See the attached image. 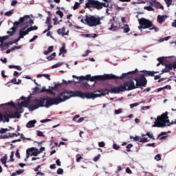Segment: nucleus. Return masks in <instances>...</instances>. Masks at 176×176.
Here are the masks:
<instances>
[{
  "mask_svg": "<svg viewBox=\"0 0 176 176\" xmlns=\"http://www.w3.org/2000/svg\"><path fill=\"white\" fill-rule=\"evenodd\" d=\"M138 105H140V103H138V102L133 103V104H130V108H131V109H133V108H134L135 107H138Z\"/></svg>",
  "mask_w": 176,
  "mask_h": 176,
  "instance_id": "obj_56",
  "label": "nucleus"
},
{
  "mask_svg": "<svg viewBox=\"0 0 176 176\" xmlns=\"http://www.w3.org/2000/svg\"><path fill=\"white\" fill-rule=\"evenodd\" d=\"M140 26H138L139 30H146V28H149L152 27V21L148 20L145 18L138 19Z\"/></svg>",
  "mask_w": 176,
  "mask_h": 176,
  "instance_id": "obj_10",
  "label": "nucleus"
},
{
  "mask_svg": "<svg viewBox=\"0 0 176 176\" xmlns=\"http://www.w3.org/2000/svg\"><path fill=\"white\" fill-rule=\"evenodd\" d=\"M82 159H83V157L80 155H79V154H77L76 156V161L77 162V163H79L80 162V160H82Z\"/></svg>",
  "mask_w": 176,
  "mask_h": 176,
  "instance_id": "obj_38",
  "label": "nucleus"
},
{
  "mask_svg": "<svg viewBox=\"0 0 176 176\" xmlns=\"http://www.w3.org/2000/svg\"><path fill=\"white\" fill-rule=\"evenodd\" d=\"M166 19H167L166 15L159 14L157 17V21L159 24H163L166 21Z\"/></svg>",
  "mask_w": 176,
  "mask_h": 176,
  "instance_id": "obj_17",
  "label": "nucleus"
},
{
  "mask_svg": "<svg viewBox=\"0 0 176 176\" xmlns=\"http://www.w3.org/2000/svg\"><path fill=\"white\" fill-rule=\"evenodd\" d=\"M101 20H104V16L98 15H85V21L89 27H97L101 25Z\"/></svg>",
  "mask_w": 176,
  "mask_h": 176,
  "instance_id": "obj_8",
  "label": "nucleus"
},
{
  "mask_svg": "<svg viewBox=\"0 0 176 176\" xmlns=\"http://www.w3.org/2000/svg\"><path fill=\"white\" fill-rule=\"evenodd\" d=\"M154 6L157 9H162V10H163L164 9V7L163 6V5H162V3H160L159 1H155L154 3Z\"/></svg>",
  "mask_w": 176,
  "mask_h": 176,
  "instance_id": "obj_21",
  "label": "nucleus"
},
{
  "mask_svg": "<svg viewBox=\"0 0 176 176\" xmlns=\"http://www.w3.org/2000/svg\"><path fill=\"white\" fill-rule=\"evenodd\" d=\"M45 93H50V94H52V96H56V92L52 91L50 87L49 89H46Z\"/></svg>",
  "mask_w": 176,
  "mask_h": 176,
  "instance_id": "obj_39",
  "label": "nucleus"
},
{
  "mask_svg": "<svg viewBox=\"0 0 176 176\" xmlns=\"http://www.w3.org/2000/svg\"><path fill=\"white\" fill-rule=\"evenodd\" d=\"M23 173H24L23 169H19V170H16L17 175H20V174H23Z\"/></svg>",
  "mask_w": 176,
  "mask_h": 176,
  "instance_id": "obj_61",
  "label": "nucleus"
},
{
  "mask_svg": "<svg viewBox=\"0 0 176 176\" xmlns=\"http://www.w3.org/2000/svg\"><path fill=\"white\" fill-rule=\"evenodd\" d=\"M171 66L170 64L166 65L165 68L162 70V74H164L166 72H170L171 71Z\"/></svg>",
  "mask_w": 176,
  "mask_h": 176,
  "instance_id": "obj_20",
  "label": "nucleus"
},
{
  "mask_svg": "<svg viewBox=\"0 0 176 176\" xmlns=\"http://www.w3.org/2000/svg\"><path fill=\"white\" fill-rule=\"evenodd\" d=\"M6 39H8V36L0 37V46H2V45H3V41H6Z\"/></svg>",
  "mask_w": 176,
  "mask_h": 176,
  "instance_id": "obj_32",
  "label": "nucleus"
},
{
  "mask_svg": "<svg viewBox=\"0 0 176 176\" xmlns=\"http://www.w3.org/2000/svg\"><path fill=\"white\" fill-rule=\"evenodd\" d=\"M14 156V152L12 151L10 156V162H14V158H13Z\"/></svg>",
  "mask_w": 176,
  "mask_h": 176,
  "instance_id": "obj_44",
  "label": "nucleus"
},
{
  "mask_svg": "<svg viewBox=\"0 0 176 176\" xmlns=\"http://www.w3.org/2000/svg\"><path fill=\"white\" fill-rule=\"evenodd\" d=\"M138 72V69L133 71L128 72L127 73H123L120 76H118L115 74H104L102 76H92L90 74H87L85 76H80V80L85 79L86 80H91V82H96V80H105V79H124V78H127V75H134Z\"/></svg>",
  "mask_w": 176,
  "mask_h": 176,
  "instance_id": "obj_3",
  "label": "nucleus"
},
{
  "mask_svg": "<svg viewBox=\"0 0 176 176\" xmlns=\"http://www.w3.org/2000/svg\"><path fill=\"white\" fill-rule=\"evenodd\" d=\"M42 76H44V78H45L48 80H50V75L47 74H38L36 76V78H42Z\"/></svg>",
  "mask_w": 176,
  "mask_h": 176,
  "instance_id": "obj_23",
  "label": "nucleus"
},
{
  "mask_svg": "<svg viewBox=\"0 0 176 176\" xmlns=\"http://www.w3.org/2000/svg\"><path fill=\"white\" fill-rule=\"evenodd\" d=\"M34 20L31 19L30 15H25L23 17H20L19 21H15V25H32Z\"/></svg>",
  "mask_w": 176,
  "mask_h": 176,
  "instance_id": "obj_9",
  "label": "nucleus"
},
{
  "mask_svg": "<svg viewBox=\"0 0 176 176\" xmlns=\"http://www.w3.org/2000/svg\"><path fill=\"white\" fill-rule=\"evenodd\" d=\"M64 173V170L61 168H59L57 171H56V173L58 175H61V174H63Z\"/></svg>",
  "mask_w": 176,
  "mask_h": 176,
  "instance_id": "obj_46",
  "label": "nucleus"
},
{
  "mask_svg": "<svg viewBox=\"0 0 176 176\" xmlns=\"http://www.w3.org/2000/svg\"><path fill=\"white\" fill-rule=\"evenodd\" d=\"M146 146H152V148H155V143H148L146 144Z\"/></svg>",
  "mask_w": 176,
  "mask_h": 176,
  "instance_id": "obj_63",
  "label": "nucleus"
},
{
  "mask_svg": "<svg viewBox=\"0 0 176 176\" xmlns=\"http://www.w3.org/2000/svg\"><path fill=\"white\" fill-rule=\"evenodd\" d=\"M45 24H50V17L47 16L46 19Z\"/></svg>",
  "mask_w": 176,
  "mask_h": 176,
  "instance_id": "obj_64",
  "label": "nucleus"
},
{
  "mask_svg": "<svg viewBox=\"0 0 176 176\" xmlns=\"http://www.w3.org/2000/svg\"><path fill=\"white\" fill-rule=\"evenodd\" d=\"M135 89H137L135 78H132L124 82L122 85L118 86V88L114 89V92L120 93L123 91H130V90H134Z\"/></svg>",
  "mask_w": 176,
  "mask_h": 176,
  "instance_id": "obj_7",
  "label": "nucleus"
},
{
  "mask_svg": "<svg viewBox=\"0 0 176 176\" xmlns=\"http://www.w3.org/2000/svg\"><path fill=\"white\" fill-rule=\"evenodd\" d=\"M122 112H123V109H119L118 110H115V111H114L115 115H120V113H122Z\"/></svg>",
  "mask_w": 176,
  "mask_h": 176,
  "instance_id": "obj_43",
  "label": "nucleus"
},
{
  "mask_svg": "<svg viewBox=\"0 0 176 176\" xmlns=\"http://www.w3.org/2000/svg\"><path fill=\"white\" fill-rule=\"evenodd\" d=\"M165 3H166L167 7L168 8L171 3H173V0H164Z\"/></svg>",
  "mask_w": 176,
  "mask_h": 176,
  "instance_id": "obj_48",
  "label": "nucleus"
},
{
  "mask_svg": "<svg viewBox=\"0 0 176 176\" xmlns=\"http://www.w3.org/2000/svg\"><path fill=\"white\" fill-rule=\"evenodd\" d=\"M11 83H13L14 85H19V82H17V79L16 78H14L11 80Z\"/></svg>",
  "mask_w": 176,
  "mask_h": 176,
  "instance_id": "obj_55",
  "label": "nucleus"
},
{
  "mask_svg": "<svg viewBox=\"0 0 176 176\" xmlns=\"http://www.w3.org/2000/svg\"><path fill=\"white\" fill-rule=\"evenodd\" d=\"M12 14H13V10L5 12V16H7L8 17L12 16Z\"/></svg>",
  "mask_w": 176,
  "mask_h": 176,
  "instance_id": "obj_42",
  "label": "nucleus"
},
{
  "mask_svg": "<svg viewBox=\"0 0 176 176\" xmlns=\"http://www.w3.org/2000/svg\"><path fill=\"white\" fill-rule=\"evenodd\" d=\"M36 39H38V36H37V35L34 36L33 38H31V39L29 41V42H30V43H32V42H34Z\"/></svg>",
  "mask_w": 176,
  "mask_h": 176,
  "instance_id": "obj_53",
  "label": "nucleus"
},
{
  "mask_svg": "<svg viewBox=\"0 0 176 176\" xmlns=\"http://www.w3.org/2000/svg\"><path fill=\"white\" fill-rule=\"evenodd\" d=\"M149 140H148V138H146V135H142V137H140V142H148Z\"/></svg>",
  "mask_w": 176,
  "mask_h": 176,
  "instance_id": "obj_24",
  "label": "nucleus"
},
{
  "mask_svg": "<svg viewBox=\"0 0 176 176\" xmlns=\"http://www.w3.org/2000/svg\"><path fill=\"white\" fill-rule=\"evenodd\" d=\"M2 107H13V108H16L13 102L0 104V108H2ZM21 116L20 113L17 112V111H5L4 113L0 111V123H1V122H3V123H9L10 119H20Z\"/></svg>",
  "mask_w": 176,
  "mask_h": 176,
  "instance_id": "obj_4",
  "label": "nucleus"
},
{
  "mask_svg": "<svg viewBox=\"0 0 176 176\" xmlns=\"http://www.w3.org/2000/svg\"><path fill=\"white\" fill-rule=\"evenodd\" d=\"M62 65H63V63L60 62V63H56V64L52 65V66L51 67V68H52V69H54V68H58V67H61Z\"/></svg>",
  "mask_w": 176,
  "mask_h": 176,
  "instance_id": "obj_31",
  "label": "nucleus"
},
{
  "mask_svg": "<svg viewBox=\"0 0 176 176\" xmlns=\"http://www.w3.org/2000/svg\"><path fill=\"white\" fill-rule=\"evenodd\" d=\"M146 135H147L148 138H151V140H155V136H153V133H152V132H147Z\"/></svg>",
  "mask_w": 176,
  "mask_h": 176,
  "instance_id": "obj_36",
  "label": "nucleus"
},
{
  "mask_svg": "<svg viewBox=\"0 0 176 176\" xmlns=\"http://www.w3.org/2000/svg\"><path fill=\"white\" fill-rule=\"evenodd\" d=\"M130 138H131V140H134V141H139V142H140V141H141V137H140V136H135V137H133V136H130Z\"/></svg>",
  "mask_w": 176,
  "mask_h": 176,
  "instance_id": "obj_35",
  "label": "nucleus"
},
{
  "mask_svg": "<svg viewBox=\"0 0 176 176\" xmlns=\"http://www.w3.org/2000/svg\"><path fill=\"white\" fill-rule=\"evenodd\" d=\"M38 137H45V135H43V132L41 131H37L36 133Z\"/></svg>",
  "mask_w": 176,
  "mask_h": 176,
  "instance_id": "obj_49",
  "label": "nucleus"
},
{
  "mask_svg": "<svg viewBox=\"0 0 176 176\" xmlns=\"http://www.w3.org/2000/svg\"><path fill=\"white\" fill-rule=\"evenodd\" d=\"M1 138L3 140H6V139L9 138L8 133L7 135H1Z\"/></svg>",
  "mask_w": 176,
  "mask_h": 176,
  "instance_id": "obj_58",
  "label": "nucleus"
},
{
  "mask_svg": "<svg viewBox=\"0 0 176 176\" xmlns=\"http://www.w3.org/2000/svg\"><path fill=\"white\" fill-rule=\"evenodd\" d=\"M98 146H99L100 148H104V146H105V142H100L98 143Z\"/></svg>",
  "mask_w": 176,
  "mask_h": 176,
  "instance_id": "obj_57",
  "label": "nucleus"
},
{
  "mask_svg": "<svg viewBox=\"0 0 176 176\" xmlns=\"http://www.w3.org/2000/svg\"><path fill=\"white\" fill-rule=\"evenodd\" d=\"M109 31H118L119 27L115 25V16H113V19L110 20V22L107 25Z\"/></svg>",
  "mask_w": 176,
  "mask_h": 176,
  "instance_id": "obj_13",
  "label": "nucleus"
},
{
  "mask_svg": "<svg viewBox=\"0 0 176 176\" xmlns=\"http://www.w3.org/2000/svg\"><path fill=\"white\" fill-rule=\"evenodd\" d=\"M41 153V151L38 148H34L33 152L32 153V156H37Z\"/></svg>",
  "mask_w": 176,
  "mask_h": 176,
  "instance_id": "obj_30",
  "label": "nucleus"
},
{
  "mask_svg": "<svg viewBox=\"0 0 176 176\" xmlns=\"http://www.w3.org/2000/svg\"><path fill=\"white\" fill-rule=\"evenodd\" d=\"M50 98H39L38 99H34L31 102V98H25L24 96L21 97V102L18 103L17 104H14V108H20L21 107H24L25 108H28L30 112H32L35 111V109H38V108H49L50 106L47 105V101H49ZM30 104V105H28Z\"/></svg>",
  "mask_w": 176,
  "mask_h": 176,
  "instance_id": "obj_2",
  "label": "nucleus"
},
{
  "mask_svg": "<svg viewBox=\"0 0 176 176\" xmlns=\"http://www.w3.org/2000/svg\"><path fill=\"white\" fill-rule=\"evenodd\" d=\"M56 56V52H53L50 56L47 57V60H48V61H52V60H54Z\"/></svg>",
  "mask_w": 176,
  "mask_h": 176,
  "instance_id": "obj_28",
  "label": "nucleus"
},
{
  "mask_svg": "<svg viewBox=\"0 0 176 176\" xmlns=\"http://www.w3.org/2000/svg\"><path fill=\"white\" fill-rule=\"evenodd\" d=\"M15 24L16 22L13 23V27L7 32V34H8L10 36H12V35H14V34L16 33V30L19 28V25H15Z\"/></svg>",
  "mask_w": 176,
  "mask_h": 176,
  "instance_id": "obj_15",
  "label": "nucleus"
},
{
  "mask_svg": "<svg viewBox=\"0 0 176 176\" xmlns=\"http://www.w3.org/2000/svg\"><path fill=\"white\" fill-rule=\"evenodd\" d=\"M150 30H154L155 32H159V29L156 26L151 27Z\"/></svg>",
  "mask_w": 176,
  "mask_h": 176,
  "instance_id": "obj_59",
  "label": "nucleus"
},
{
  "mask_svg": "<svg viewBox=\"0 0 176 176\" xmlns=\"http://www.w3.org/2000/svg\"><path fill=\"white\" fill-rule=\"evenodd\" d=\"M67 53V50H65V46L63 45L60 50H59V56H61V54H65Z\"/></svg>",
  "mask_w": 176,
  "mask_h": 176,
  "instance_id": "obj_22",
  "label": "nucleus"
},
{
  "mask_svg": "<svg viewBox=\"0 0 176 176\" xmlns=\"http://www.w3.org/2000/svg\"><path fill=\"white\" fill-rule=\"evenodd\" d=\"M167 137V132H162L158 135V138H160V141H162V140H166Z\"/></svg>",
  "mask_w": 176,
  "mask_h": 176,
  "instance_id": "obj_19",
  "label": "nucleus"
},
{
  "mask_svg": "<svg viewBox=\"0 0 176 176\" xmlns=\"http://www.w3.org/2000/svg\"><path fill=\"white\" fill-rule=\"evenodd\" d=\"M35 123H36V120H30L27 123L26 127L28 129H32V127H35Z\"/></svg>",
  "mask_w": 176,
  "mask_h": 176,
  "instance_id": "obj_18",
  "label": "nucleus"
},
{
  "mask_svg": "<svg viewBox=\"0 0 176 176\" xmlns=\"http://www.w3.org/2000/svg\"><path fill=\"white\" fill-rule=\"evenodd\" d=\"M100 157H101V155L98 154L97 156L94 157V162H98V160H100Z\"/></svg>",
  "mask_w": 176,
  "mask_h": 176,
  "instance_id": "obj_50",
  "label": "nucleus"
},
{
  "mask_svg": "<svg viewBox=\"0 0 176 176\" xmlns=\"http://www.w3.org/2000/svg\"><path fill=\"white\" fill-rule=\"evenodd\" d=\"M126 151H127V152H130V149H131V148H133V145L131 144H129L126 146Z\"/></svg>",
  "mask_w": 176,
  "mask_h": 176,
  "instance_id": "obj_54",
  "label": "nucleus"
},
{
  "mask_svg": "<svg viewBox=\"0 0 176 176\" xmlns=\"http://www.w3.org/2000/svg\"><path fill=\"white\" fill-rule=\"evenodd\" d=\"M53 21H54V25H57L58 24H60V22L58 21V18L57 16H55L53 19Z\"/></svg>",
  "mask_w": 176,
  "mask_h": 176,
  "instance_id": "obj_37",
  "label": "nucleus"
},
{
  "mask_svg": "<svg viewBox=\"0 0 176 176\" xmlns=\"http://www.w3.org/2000/svg\"><path fill=\"white\" fill-rule=\"evenodd\" d=\"M146 75L148 76H155V74H159V72H151V71H146Z\"/></svg>",
  "mask_w": 176,
  "mask_h": 176,
  "instance_id": "obj_29",
  "label": "nucleus"
},
{
  "mask_svg": "<svg viewBox=\"0 0 176 176\" xmlns=\"http://www.w3.org/2000/svg\"><path fill=\"white\" fill-rule=\"evenodd\" d=\"M26 34H25L23 29L20 28L19 29V37L18 38L15 39L14 41V43H17L20 41V39H23L24 36H25Z\"/></svg>",
  "mask_w": 176,
  "mask_h": 176,
  "instance_id": "obj_16",
  "label": "nucleus"
},
{
  "mask_svg": "<svg viewBox=\"0 0 176 176\" xmlns=\"http://www.w3.org/2000/svg\"><path fill=\"white\" fill-rule=\"evenodd\" d=\"M6 160H8V157L4 155L1 158L0 162L2 163V164H5V163H6Z\"/></svg>",
  "mask_w": 176,
  "mask_h": 176,
  "instance_id": "obj_33",
  "label": "nucleus"
},
{
  "mask_svg": "<svg viewBox=\"0 0 176 176\" xmlns=\"http://www.w3.org/2000/svg\"><path fill=\"white\" fill-rule=\"evenodd\" d=\"M122 28L124 34H127V32H130V28L129 27V25H124V26L122 27Z\"/></svg>",
  "mask_w": 176,
  "mask_h": 176,
  "instance_id": "obj_27",
  "label": "nucleus"
},
{
  "mask_svg": "<svg viewBox=\"0 0 176 176\" xmlns=\"http://www.w3.org/2000/svg\"><path fill=\"white\" fill-rule=\"evenodd\" d=\"M56 14H58V16H60V19H63V17L64 16V13L62 11H60V10L56 11Z\"/></svg>",
  "mask_w": 176,
  "mask_h": 176,
  "instance_id": "obj_40",
  "label": "nucleus"
},
{
  "mask_svg": "<svg viewBox=\"0 0 176 176\" xmlns=\"http://www.w3.org/2000/svg\"><path fill=\"white\" fill-rule=\"evenodd\" d=\"M103 1L107 3L100 2L98 0H87L85 9H91L92 8L97 10H101L102 8H109V9H112V6H109L111 0H103Z\"/></svg>",
  "mask_w": 176,
  "mask_h": 176,
  "instance_id": "obj_6",
  "label": "nucleus"
},
{
  "mask_svg": "<svg viewBox=\"0 0 176 176\" xmlns=\"http://www.w3.org/2000/svg\"><path fill=\"white\" fill-rule=\"evenodd\" d=\"M79 6H80V3L76 2L74 3V6H73L74 10H76V9H78V8H79Z\"/></svg>",
  "mask_w": 176,
  "mask_h": 176,
  "instance_id": "obj_41",
  "label": "nucleus"
},
{
  "mask_svg": "<svg viewBox=\"0 0 176 176\" xmlns=\"http://www.w3.org/2000/svg\"><path fill=\"white\" fill-rule=\"evenodd\" d=\"M72 97H80V98H87V100H94L100 97V94H94L93 92L85 91V93L80 91H67L65 90L57 95L54 98H50L47 102L46 107H52V105H58L61 102L72 98Z\"/></svg>",
  "mask_w": 176,
  "mask_h": 176,
  "instance_id": "obj_1",
  "label": "nucleus"
},
{
  "mask_svg": "<svg viewBox=\"0 0 176 176\" xmlns=\"http://www.w3.org/2000/svg\"><path fill=\"white\" fill-rule=\"evenodd\" d=\"M164 58H166L164 56L159 57L158 58H157V61L159 62L157 64V67H159V65H160V64H162L163 65V64H164L163 61H164Z\"/></svg>",
  "mask_w": 176,
  "mask_h": 176,
  "instance_id": "obj_26",
  "label": "nucleus"
},
{
  "mask_svg": "<svg viewBox=\"0 0 176 176\" xmlns=\"http://www.w3.org/2000/svg\"><path fill=\"white\" fill-rule=\"evenodd\" d=\"M57 33L58 35H61L62 36H64V34L65 33V28H62L61 29H58L57 30Z\"/></svg>",
  "mask_w": 176,
  "mask_h": 176,
  "instance_id": "obj_25",
  "label": "nucleus"
},
{
  "mask_svg": "<svg viewBox=\"0 0 176 176\" xmlns=\"http://www.w3.org/2000/svg\"><path fill=\"white\" fill-rule=\"evenodd\" d=\"M34 90L35 93H42V89L39 87H35Z\"/></svg>",
  "mask_w": 176,
  "mask_h": 176,
  "instance_id": "obj_52",
  "label": "nucleus"
},
{
  "mask_svg": "<svg viewBox=\"0 0 176 176\" xmlns=\"http://www.w3.org/2000/svg\"><path fill=\"white\" fill-rule=\"evenodd\" d=\"M47 122H52V120L50 119H45V120H41V123H47Z\"/></svg>",
  "mask_w": 176,
  "mask_h": 176,
  "instance_id": "obj_60",
  "label": "nucleus"
},
{
  "mask_svg": "<svg viewBox=\"0 0 176 176\" xmlns=\"http://www.w3.org/2000/svg\"><path fill=\"white\" fill-rule=\"evenodd\" d=\"M81 36H83L84 38H92V34H81Z\"/></svg>",
  "mask_w": 176,
  "mask_h": 176,
  "instance_id": "obj_47",
  "label": "nucleus"
},
{
  "mask_svg": "<svg viewBox=\"0 0 176 176\" xmlns=\"http://www.w3.org/2000/svg\"><path fill=\"white\" fill-rule=\"evenodd\" d=\"M137 89H141L142 87H146L148 80L144 74H141L139 78H135Z\"/></svg>",
  "mask_w": 176,
  "mask_h": 176,
  "instance_id": "obj_11",
  "label": "nucleus"
},
{
  "mask_svg": "<svg viewBox=\"0 0 176 176\" xmlns=\"http://www.w3.org/2000/svg\"><path fill=\"white\" fill-rule=\"evenodd\" d=\"M169 65L170 66V69H175L176 68V62L173 63H169Z\"/></svg>",
  "mask_w": 176,
  "mask_h": 176,
  "instance_id": "obj_51",
  "label": "nucleus"
},
{
  "mask_svg": "<svg viewBox=\"0 0 176 176\" xmlns=\"http://www.w3.org/2000/svg\"><path fill=\"white\" fill-rule=\"evenodd\" d=\"M119 148H120V146H118V144H113V149H116V151H118V149H119Z\"/></svg>",
  "mask_w": 176,
  "mask_h": 176,
  "instance_id": "obj_62",
  "label": "nucleus"
},
{
  "mask_svg": "<svg viewBox=\"0 0 176 176\" xmlns=\"http://www.w3.org/2000/svg\"><path fill=\"white\" fill-rule=\"evenodd\" d=\"M155 160H157V162H159V160H162V156L160 154H157L154 157Z\"/></svg>",
  "mask_w": 176,
  "mask_h": 176,
  "instance_id": "obj_45",
  "label": "nucleus"
},
{
  "mask_svg": "<svg viewBox=\"0 0 176 176\" xmlns=\"http://www.w3.org/2000/svg\"><path fill=\"white\" fill-rule=\"evenodd\" d=\"M26 25L25 26L21 28V29L23 30V32L25 35H28L31 31H36V30H38V27L36 25Z\"/></svg>",
  "mask_w": 176,
  "mask_h": 176,
  "instance_id": "obj_12",
  "label": "nucleus"
},
{
  "mask_svg": "<svg viewBox=\"0 0 176 176\" xmlns=\"http://www.w3.org/2000/svg\"><path fill=\"white\" fill-rule=\"evenodd\" d=\"M144 10H148V12H153V10H155V9H153V8H151V6H144Z\"/></svg>",
  "mask_w": 176,
  "mask_h": 176,
  "instance_id": "obj_34",
  "label": "nucleus"
},
{
  "mask_svg": "<svg viewBox=\"0 0 176 176\" xmlns=\"http://www.w3.org/2000/svg\"><path fill=\"white\" fill-rule=\"evenodd\" d=\"M168 115V112H166L155 118L154 124L152 127H170L172 124H176V120L170 122Z\"/></svg>",
  "mask_w": 176,
  "mask_h": 176,
  "instance_id": "obj_5",
  "label": "nucleus"
},
{
  "mask_svg": "<svg viewBox=\"0 0 176 176\" xmlns=\"http://www.w3.org/2000/svg\"><path fill=\"white\" fill-rule=\"evenodd\" d=\"M115 89H118V87H114L111 88V89H104L100 92L99 94L100 97L102 96H107V94H109L111 93V94H118L119 92H115Z\"/></svg>",
  "mask_w": 176,
  "mask_h": 176,
  "instance_id": "obj_14",
  "label": "nucleus"
}]
</instances>
